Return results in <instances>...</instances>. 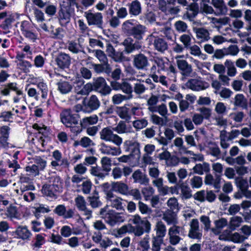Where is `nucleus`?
Wrapping results in <instances>:
<instances>
[{
  "label": "nucleus",
  "mask_w": 251,
  "mask_h": 251,
  "mask_svg": "<svg viewBox=\"0 0 251 251\" xmlns=\"http://www.w3.org/2000/svg\"><path fill=\"white\" fill-rule=\"evenodd\" d=\"M122 29L125 34L133 37L137 40H142L147 31V27L145 25L140 24H134L129 20L123 23Z\"/></svg>",
  "instance_id": "f257e3e1"
},
{
  "label": "nucleus",
  "mask_w": 251,
  "mask_h": 251,
  "mask_svg": "<svg viewBox=\"0 0 251 251\" xmlns=\"http://www.w3.org/2000/svg\"><path fill=\"white\" fill-rule=\"evenodd\" d=\"M100 106V101L95 95H92L85 98L82 101V106H79L82 111L86 113H90L98 109Z\"/></svg>",
  "instance_id": "f03ea898"
},
{
  "label": "nucleus",
  "mask_w": 251,
  "mask_h": 251,
  "mask_svg": "<svg viewBox=\"0 0 251 251\" xmlns=\"http://www.w3.org/2000/svg\"><path fill=\"white\" fill-rule=\"evenodd\" d=\"M240 134V131L238 129L232 130L229 132L225 130L221 131L219 136L220 145L223 150H227L230 146L228 142L237 138Z\"/></svg>",
  "instance_id": "7ed1b4c3"
},
{
  "label": "nucleus",
  "mask_w": 251,
  "mask_h": 251,
  "mask_svg": "<svg viewBox=\"0 0 251 251\" xmlns=\"http://www.w3.org/2000/svg\"><path fill=\"white\" fill-rule=\"evenodd\" d=\"M92 91L94 90L101 94V96H106L109 95L111 89L108 86L105 79L102 77H98L93 79V81L91 83Z\"/></svg>",
  "instance_id": "20e7f679"
},
{
  "label": "nucleus",
  "mask_w": 251,
  "mask_h": 251,
  "mask_svg": "<svg viewBox=\"0 0 251 251\" xmlns=\"http://www.w3.org/2000/svg\"><path fill=\"white\" fill-rule=\"evenodd\" d=\"M100 138L105 141L111 142L118 147L123 142L122 138L118 134H114L110 127H104L100 132Z\"/></svg>",
  "instance_id": "39448f33"
},
{
  "label": "nucleus",
  "mask_w": 251,
  "mask_h": 251,
  "mask_svg": "<svg viewBox=\"0 0 251 251\" xmlns=\"http://www.w3.org/2000/svg\"><path fill=\"white\" fill-rule=\"evenodd\" d=\"M60 118L62 123L66 127H69L73 125H77L80 116L77 113H73L70 109H66L61 113Z\"/></svg>",
  "instance_id": "423d86ee"
},
{
  "label": "nucleus",
  "mask_w": 251,
  "mask_h": 251,
  "mask_svg": "<svg viewBox=\"0 0 251 251\" xmlns=\"http://www.w3.org/2000/svg\"><path fill=\"white\" fill-rule=\"evenodd\" d=\"M177 0H158V8L160 10L166 15H176L180 11L178 6H171L170 5H175Z\"/></svg>",
  "instance_id": "0eeeda50"
},
{
  "label": "nucleus",
  "mask_w": 251,
  "mask_h": 251,
  "mask_svg": "<svg viewBox=\"0 0 251 251\" xmlns=\"http://www.w3.org/2000/svg\"><path fill=\"white\" fill-rule=\"evenodd\" d=\"M84 80L80 77L76 78L74 81L73 87L77 95L87 96L92 91L91 83L84 84Z\"/></svg>",
  "instance_id": "6e6552de"
},
{
  "label": "nucleus",
  "mask_w": 251,
  "mask_h": 251,
  "mask_svg": "<svg viewBox=\"0 0 251 251\" xmlns=\"http://www.w3.org/2000/svg\"><path fill=\"white\" fill-rule=\"evenodd\" d=\"M132 64L137 70H146L149 66V58L144 53L139 52L133 55Z\"/></svg>",
  "instance_id": "1a4fd4ad"
},
{
  "label": "nucleus",
  "mask_w": 251,
  "mask_h": 251,
  "mask_svg": "<svg viewBox=\"0 0 251 251\" xmlns=\"http://www.w3.org/2000/svg\"><path fill=\"white\" fill-rule=\"evenodd\" d=\"M183 55H177L176 57V64L183 77H186L191 76L193 68L191 64L182 59Z\"/></svg>",
  "instance_id": "9d476101"
},
{
  "label": "nucleus",
  "mask_w": 251,
  "mask_h": 251,
  "mask_svg": "<svg viewBox=\"0 0 251 251\" xmlns=\"http://www.w3.org/2000/svg\"><path fill=\"white\" fill-rule=\"evenodd\" d=\"M101 217L104 219L107 223L111 226H115L118 222L122 221L119 214L113 210L106 212L105 208L101 209L100 212Z\"/></svg>",
  "instance_id": "9b49d317"
},
{
  "label": "nucleus",
  "mask_w": 251,
  "mask_h": 251,
  "mask_svg": "<svg viewBox=\"0 0 251 251\" xmlns=\"http://www.w3.org/2000/svg\"><path fill=\"white\" fill-rule=\"evenodd\" d=\"M84 15L89 25H95L98 28H102L103 16L101 13H92L89 11L85 12Z\"/></svg>",
  "instance_id": "f8f14e48"
},
{
  "label": "nucleus",
  "mask_w": 251,
  "mask_h": 251,
  "mask_svg": "<svg viewBox=\"0 0 251 251\" xmlns=\"http://www.w3.org/2000/svg\"><path fill=\"white\" fill-rule=\"evenodd\" d=\"M185 86L193 91H200L205 90L209 86V84L200 78H191L185 84Z\"/></svg>",
  "instance_id": "ddd939ff"
},
{
  "label": "nucleus",
  "mask_w": 251,
  "mask_h": 251,
  "mask_svg": "<svg viewBox=\"0 0 251 251\" xmlns=\"http://www.w3.org/2000/svg\"><path fill=\"white\" fill-rule=\"evenodd\" d=\"M147 40L150 44L152 43L155 50L158 51L163 52L168 49V44L163 38L159 37H155L152 34L150 35Z\"/></svg>",
  "instance_id": "4468645a"
},
{
  "label": "nucleus",
  "mask_w": 251,
  "mask_h": 251,
  "mask_svg": "<svg viewBox=\"0 0 251 251\" xmlns=\"http://www.w3.org/2000/svg\"><path fill=\"white\" fill-rule=\"evenodd\" d=\"M207 144L209 154L211 156L215 157L217 159L220 158L224 159L225 157L226 156V150H223L224 151L222 152L216 142L210 141Z\"/></svg>",
  "instance_id": "2eb2a0df"
},
{
  "label": "nucleus",
  "mask_w": 251,
  "mask_h": 251,
  "mask_svg": "<svg viewBox=\"0 0 251 251\" xmlns=\"http://www.w3.org/2000/svg\"><path fill=\"white\" fill-rule=\"evenodd\" d=\"M67 8L64 6H60V9L58 12V21L62 26H65L70 23L72 15L74 12Z\"/></svg>",
  "instance_id": "dca6fc26"
},
{
  "label": "nucleus",
  "mask_w": 251,
  "mask_h": 251,
  "mask_svg": "<svg viewBox=\"0 0 251 251\" xmlns=\"http://www.w3.org/2000/svg\"><path fill=\"white\" fill-rule=\"evenodd\" d=\"M55 61L60 69H65L69 67L71 63V58L68 54L60 52L55 57Z\"/></svg>",
  "instance_id": "f3484780"
},
{
  "label": "nucleus",
  "mask_w": 251,
  "mask_h": 251,
  "mask_svg": "<svg viewBox=\"0 0 251 251\" xmlns=\"http://www.w3.org/2000/svg\"><path fill=\"white\" fill-rule=\"evenodd\" d=\"M126 152H130V155H139L140 154V144L137 141L126 140L124 143Z\"/></svg>",
  "instance_id": "a211bd4d"
},
{
  "label": "nucleus",
  "mask_w": 251,
  "mask_h": 251,
  "mask_svg": "<svg viewBox=\"0 0 251 251\" xmlns=\"http://www.w3.org/2000/svg\"><path fill=\"white\" fill-rule=\"evenodd\" d=\"M133 182L140 185L147 186L149 183V178L147 175L143 173L140 169L135 171L131 176Z\"/></svg>",
  "instance_id": "6ab92c4d"
},
{
  "label": "nucleus",
  "mask_w": 251,
  "mask_h": 251,
  "mask_svg": "<svg viewBox=\"0 0 251 251\" xmlns=\"http://www.w3.org/2000/svg\"><path fill=\"white\" fill-rule=\"evenodd\" d=\"M181 227L174 226L169 229L168 235L169 236V242L172 245H176L179 243L182 238L178 234L180 233Z\"/></svg>",
  "instance_id": "aec40b11"
},
{
  "label": "nucleus",
  "mask_w": 251,
  "mask_h": 251,
  "mask_svg": "<svg viewBox=\"0 0 251 251\" xmlns=\"http://www.w3.org/2000/svg\"><path fill=\"white\" fill-rule=\"evenodd\" d=\"M100 151L104 154L112 156L119 155L122 153L120 148L112 147L106 145L104 143H101L100 145Z\"/></svg>",
  "instance_id": "412c9836"
},
{
  "label": "nucleus",
  "mask_w": 251,
  "mask_h": 251,
  "mask_svg": "<svg viewBox=\"0 0 251 251\" xmlns=\"http://www.w3.org/2000/svg\"><path fill=\"white\" fill-rule=\"evenodd\" d=\"M134 40L131 37H128L124 40L122 44L125 47L124 51L129 54L135 50H140L142 46L138 42L133 43Z\"/></svg>",
  "instance_id": "4be33fe9"
},
{
  "label": "nucleus",
  "mask_w": 251,
  "mask_h": 251,
  "mask_svg": "<svg viewBox=\"0 0 251 251\" xmlns=\"http://www.w3.org/2000/svg\"><path fill=\"white\" fill-rule=\"evenodd\" d=\"M193 30L197 39L201 42L208 41L210 39L209 31L204 27H194Z\"/></svg>",
  "instance_id": "5701e85b"
},
{
  "label": "nucleus",
  "mask_w": 251,
  "mask_h": 251,
  "mask_svg": "<svg viewBox=\"0 0 251 251\" xmlns=\"http://www.w3.org/2000/svg\"><path fill=\"white\" fill-rule=\"evenodd\" d=\"M132 222L136 226L142 225L145 227V232L149 233L151 229V225L150 222L146 219H142L138 214L134 215L131 219Z\"/></svg>",
  "instance_id": "b1692460"
},
{
  "label": "nucleus",
  "mask_w": 251,
  "mask_h": 251,
  "mask_svg": "<svg viewBox=\"0 0 251 251\" xmlns=\"http://www.w3.org/2000/svg\"><path fill=\"white\" fill-rule=\"evenodd\" d=\"M53 212L59 216H63L65 219L72 218L74 215V211L72 209L66 210L65 206L63 204L58 205L53 210Z\"/></svg>",
  "instance_id": "393cba45"
},
{
  "label": "nucleus",
  "mask_w": 251,
  "mask_h": 251,
  "mask_svg": "<svg viewBox=\"0 0 251 251\" xmlns=\"http://www.w3.org/2000/svg\"><path fill=\"white\" fill-rule=\"evenodd\" d=\"M67 47L68 50L73 54L85 53L83 45L77 43L75 40L69 41Z\"/></svg>",
  "instance_id": "a878e982"
},
{
  "label": "nucleus",
  "mask_w": 251,
  "mask_h": 251,
  "mask_svg": "<svg viewBox=\"0 0 251 251\" xmlns=\"http://www.w3.org/2000/svg\"><path fill=\"white\" fill-rule=\"evenodd\" d=\"M186 9L187 11L184 14L183 17L191 21L199 13V5L196 2H193L188 5Z\"/></svg>",
  "instance_id": "bb28decb"
},
{
  "label": "nucleus",
  "mask_w": 251,
  "mask_h": 251,
  "mask_svg": "<svg viewBox=\"0 0 251 251\" xmlns=\"http://www.w3.org/2000/svg\"><path fill=\"white\" fill-rule=\"evenodd\" d=\"M112 190L122 195H127L128 194V186L124 182L117 181L111 183Z\"/></svg>",
  "instance_id": "cd10ccee"
},
{
  "label": "nucleus",
  "mask_w": 251,
  "mask_h": 251,
  "mask_svg": "<svg viewBox=\"0 0 251 251\" xmlns=\"http://www.w3.org/2000/svg\"><path fill=\"white\" fill-rule=\"evenodd\" d=\"M113 129L120 134L134 132L131 126L126 125V122L124 121H120Z\"/></svg>",
  "instance_id": "c85d7f7f"
},
{
  "label": "nucleus",
  "mask_w": 251,
  "mask_h": 251,
  "mask_svg": "<svg viewBox=\"0 0 251 251\" xmlns=\"http://www.w3.org/2000/svg\"><path fill=\"white\" fill-rule=\"evenodd\" d=\"M179 190L180 192L179 195L182 200H188L193 197L191 188L183 181H181L180 183Z\"/></svg>",
  "instance_id": "c756f323"
},
{
  "label": "nucleus",
  "mask_w": 251,
  "mask_h": 251,
  "mask_svg": "<svg viewBox=\"0 0 251 251\" xmlns=\"http://www.w3.org/2000/svg\"><path fill=\"white\" fill-rule=\"evenodd\" d=\"M235 182L239 190H242L244 193L247 195L248 193H251V191L249 189V182L247 179L242 177H236Z\"/></svg>",
  "instance_id": "7c9ffc66"
},
{
  "label": "nucleus",
  "mask_w": 251,
  "mask_h": 251,
  "mask_svg": "<svg viewBox=\"0 0 251 251\" xmlns=\"http://www.w3.org/2000/svg\"><path fill=\"white\" fill-rule=\"evenodd\" d=\"M57 89L62 94H66L73 89V85L68 81L60 80L57 83Z\"/></svg>",
  "instance_id": "2f4dec72"
},
{
  "label": "nucleus",
  "mask_w": 251,
  "mask_h": 251,
  "mask_svg": "<svg viewBox=\"0 0 251 251\" xmlns=\"http://www.w3.org/2000/svg\"><path fill=\"white\" fill-rule=\"evenodd\" d=\"M194 173L199 175H203L204 173H208L210 171V165L208 163L197 164L192 169Z\"/></svg>",
  "instance_id": "473e14b6"
},
{
  "label": "nucleus",
  "mask_w": 251,
  "mask_h": 251,
  "mask_svg": "<svg viewBox=\"0 0 251 251\" xmlns=\"http://www.w3.org/2000/svg\"><path fill=\"white\" fill-rule=\"evenodd\" d=\"M212 4L216 9V15L225 14L227 12V9L223 0H212Z\"/></svg>",
  "instance_id": "72a5a7b5"
},
{
  "label": "nucleus",
  "mask_w": 251,
  "mask_h": 251,
  "mask_svg": "<svg viewBox=\"0 0 251 251\" xmlns=\"http://www.w3.org/2000/svg\"><path fill=\"white\" fill-rule=\"evenodd\" d=\"M10 127L6 126H2L0 127V144L6 147L8 146L7 140L9 137Z\"/></svg>",
  "instance_id": "f704fd0d"
},
{
  "label": "nucleus",
  "mask_w": 251,
  "mask_h": 251,
  "mask_svg": "<svg viewBox=\"0 0 251 251\" xmlns=\"http://www.w3.org/2000/svg\"><path fill=\"white\" fill-rule=\"evenodd\" d=\"M162 219L165 220L168 225L177 223L176 214L171 210H168L163 214Z\"/></svg>",
  "instance_id": "c9c22d12"
},
{
  "label": "nucleus",
  "mask_w": 251,
  "mask_h": 251,
  "mask_svg": "<svg viewBox=\"0 0 251 251\" xmlns=\"http://www.w3.org/2000/svg\"><path fill=\"white\" fill-rule=\"evenodd\" d=\"M144 82L143 80L137 79L136 82L134 84L133 91L138 96H141L148 90V88L143 83Z\"/></svg>",
  "instance_id": "e433bc0d"
},
{
  "label": "nucleus",
  "mask_w": 251,
  "mask_h": 251,
  "mask_svg": "<svg viewBox=\"0 0 251 251\" xmlns=\"http://www.w3.org/2000/svg\"><path fill=\"white\" fill-rule=\"evenodd\" d=\"M117 113L118 116L125 121L130 122L131 116L129 113L128 109L126 106L117 107Z\"/></svg>",
  "instance_id": "4c0bfd02"
},
{
  "label": "nucleus",
  "mask_w": 251,
  "mask_h": 251,
  "mask_svg": "<svg viewBox=\"0 0 251 251\" xmlns=\"http://www.w3.org/2000/svg\"><path fill=\"white\" fill-rule=\"evenodd\" d=\"M57 188L51 184H45L43 185L42 189V193L47 196L51 198H56L55 193L59 191Z\"/></svg>",
  "instance_id": "58836bf2"
},
{
  "label": "nucleus",
  "mask_w": 251,
  "mask_h": 251,
  "mask_svg": "<svg viewBox=\"0 0 251 251\" xmlns=\"http://www.w3.org/2000/svg\"><path fill=\"white\" fill-rule=\"evenodd\" d=\"M129 12L130 15L138 16L141 13V4L139 1H132L129 5Z\"/></svg>",
  "instance_id": "ea45409f"
},
{
  "label": "nucleus",
  "mask_w": 251,
  "mask_h": 251,
  "mask_svg": "<svg viewBox=\"0 0 251 251\" xmlns=\"http://www.w3.org/2000/svg\"><path fill=\"white\" fill-rule=\"evenodd\" d=\"M98 121V117L96 115H93L90 117L84 118L80 121V125L81 127L85 128L87 126L96 124Z\"/></svg>",
  "instance_id": "a19ab883"
},
{
  "label": "nucleus",
  "mask_w": 251,
  "mask_h": 251,
  "mask_svg": "<svg viewBox=\"0 0 251 251\" xmlns=\"http://www.w3.org/2000/svg\"><path fill=\"white\" fill-rule=\"evenodd\" d=\"M16 235L20 238L25 240L30 237L31 233L26 226H19L16 230Z\"/></svg>",
  "instance_id": "79ce46f5"
},
{
  "label": "nucleus",
  "mask_w": 251,
  "mask_h": 251,
  "mask_svg": "<svg viewBox=\"0 0 251 251\" xmlns=\"http://www.w3.org/2000/svg\"><path fill=\"white\" fill-rule=\"evenodd\" d=\"M234 105L235 106L247 108V100L243 94H238L235 96Z\"/></svg>",
  "instance_id": "37998d69"
},
{
  "label": "nucleus",
  "mask_w": 251,
  "mask_h": 251,
  "mask_svg": "<svg viewBox=\"0 0 251 251\" xmlns=\"http://www.w3.org/2000/svg\"><path fill=\"white\" fill-rule=\"evenodd\" d=\"M123 201L122 198L117 197L115 199L112 200L109 203L113 208L119 211H124L126 204L123 202Z\"/></svg>",
  "instance_id": "c03bdc74"
},
{
  "label": "nucleus",
  "mask_w": 251,
  "mask_h": 251,
  "mask_svg": "<svg viewBox=\"0 0 251 251\" xmlns=\"http://www.w3.org/2000/svg\"><path fill=\"white\" fill-rule=\"evenodd\" d=\"M90 172L92 175L97 176L99 178L102 179L107 176V174H105L102 170V169L97 165L91 167Z\"/></svg>",
  "instance_id": "a18cd8bd"
},
{
  "label": "nucleus",
  "mask_w": 251,
  "mask_h": 251,
  "mask_svg": "<svg viewBox=\"0 0 251 251\" xmlns=\"http://www.w3.org/2000/svg\"><path fill=\"white\" fill-rule=\"evenodd\" d=\"M159 100V98L156 95H151L150 98L148 100L147 105L148 106V110L152 112L155 107Z\"/></svg>",
  "instance_id": "49530a36"
},
{
  "label": "nucleus",
  "mask_w": 251,
  "mask_h": 251,
  "mask_svg": "<svg viewBox=\"0 0 251 251\" xmlns=\"http://www.w3.org/2000/svg\"><path fill=\"white\" fill-rule=\"evenodd\" d=\"M243 222V219L241 217H232L230 219L229 227L231 230H234L237 227H239Z\"/></svg>",
  "instance_id": "de8ad7c7"
},
{
  "label": "nucleus",
  "mask_w": 251,
  "mask_h": 251,
  "mask_svg": "<svg viewBox=\"0 0 251 251\" xmlns=\"http://www.w3.org/2000/svg\"><path fill=\"white\" fill-rule=\"evenodd\" d=\"M101 168L102 170L108 175V173L111 171V160L108 157H103L101 159Z\"/></svg>",
  "instance_id": "09e8293b"
},
{
  "label": "nucleus",
  "mask_w": 251,
  "mask_h": 251,
  "mask_svg": "<svg viewBox=\"0 0 251 251\" xmlns=\"http://www.w3.org/2000/svg\"><path fill=\"white\" fill-rule=\"evenodd\" d=\"M225 66L227 68V74L228 76L233 77L236 75L237 71L233 62L227 60L225 62Z\"/></svg>",
  "instance_id": "8fccbe9b"
},
{
  "label": "nucleus",
  "mask_w": 251,
  "mask_h": 251,
  "mask_svg": "<svg viewBox=\"0 0 251 251\" xmlns=\"http://www.w3.org/2000/svg\"><path fill=\"white\" fill-rule=\"evenodd\" d=\"M132 99L131 96H125L120 94H115L112 98V101L114 104H120L125 100Z\"/></svg>",
  "instance_id": "3c124183"
},
{
  "label": "nucleus",
  "mask_w": 251,
  "mask_h": 251,
  "mask_svg": "<svg viewBox=\"0 0 251 251\" xmlns=\"http://www.w3.org/2000/svg\"><path fill=\"white\" fill-rule=\"evenodd\" d=\"M26 23L23 22L21 26V31L23 34L27 38L29 39L35 40L37 38L36 35L31 31L29 30L26 27L25 25Z\"/></svg>",
  "instance_id": "603ef678"
},
{
  "label": "nucleus",
  "mask_w": 251,
  "mask_h": 251,
  "mask_svg": "<svg viewBox=\"0 0 251 251\" xmlns=\"http://www.w3.org/2000/svg\"><path fill=\"white\" fill-rule=\"evenodd\" d=\"M90 205L93 208H97L101 205V202L100 200L98 193L95 191L94 195L88 198Z\"/></svg>",
  "instance_id": "864d4df0"
},
{
  "label": "nucleus",
  "mask_w": 251,
  "mask_h": 251,
  "mask_svg": "<svg viewBox=\"0 0 251 251\" xmlns=\"http://www.w3.org/2000/svg\"><path fill=\"white\" fill-rule=\"evenodd\" d=\"M163 238L157 236H153L152 239V251H160L161 245L163 242Z\"/></svg>",
  "instance_id": "5fc2aeb1"
},
{
  "label": "nucleus",
  "mask_w": 251,
  "mask_h": 251,
  "mask_svg": "<svg viewBox=\"0 0 251 251\" xmlns=\"http://www.w3.org/2000/svg\"><path fill=\"white\" fill-rule=\"evenodd\" d=\"M190 184L193 189L200 188L202 185V179L199 176H194L190 179Z\"/></svg>",
  "instance_id": "6e6d98bb"
},
{
  "label": "nucleus",
  "mask_w": 251,
  "mask_h": 251,
  "mask_svg": "<svg viewBox=\"0 0 251 251\" xmlns=\"http://www.w3.org/2000/svg\"><path fill=\"white\" fill-rule=\"evenodd\" d=\"M157 236L163 238L166 232V226L162 221H159L155 226Z\"/></svg>",
  "instance_id": "4d7b16f0"
},
{
  "label": "nucleus",
  "mask_w": 251,
  "mask_h": 251,
  "mask_svg": "<svg viewBox=\"0 0 251 251\" xmlns=\"http://www.w3.org/2000/svg\"><path fill=\"white\" fill-rule=\"evenodd\" d=\"M158 112L162 117L167 118L168 116V111L167 106L164 103L157 105L152 113Z\"/></svg>",
  "instance_id": "13d9d810"
},
{
  "label": "nucleus",
  "mask_w": 251,
  "mask_h": 251,
  "mask_svg": "<svg viewBox=\"0 0 251 251\" xmlns=\"http://www.w3.org/2000/svg\"><path fill=\"white\" fill-rule=\"evenodd\" d=\"M179 40L183 44L185 48L188 49L191 46L192 36L191 34H183L179 37Z\"/></svg>",
  "instance_id": "bf43d9fd"
},
{
  "label": "nucleus",
  "mask_w": 251,
  "mask_h": 251,
  "mask_svg": "<svg viewBox=\"0 0 251 251\" xmlns=\"http://www.w3.org/2000/svg\"><path fill=\"white\" fill-rule=\"evenodd\" d=\"M138 207L140 212L144 215H150L152 213V210L148 205L139 201L138 203Z\"/></svg>",
  "instance_id": "052dcab7"
},
{
  "label": "nucleus",
  "mask_w": 251,
  "mask_h": 251,
  "mask_svg": "<svg viewBox=\"0 0 251 251\" xmlns=\"http://www.w3.org/2000/svg\"><path fill=\"white\" fill-rule=\"evenodd\" d=\"M148 122L145 119L137 120L133 122L132 126L137 130L141 129L147 126Z\"/></svg>",
  "instance_id": "680f3d73"
},
{
  "label": "nucleus",
  "mask_w": 251,
  "mask_h": 251,
  "mask_svg": "<svg viewBox=\"0 0 251 251\" xmlns=\"http://www.w3.org/2000/svg\"><path fill=\"white\" fill-rule=\"evenodd\" d=\"M121 88L120 89L124 93L127 95V96H131L132 98L133 96L132 95L133 89L131 85L127 82L123 81L121 83Z\"/></svg>",
  "instance_id": "e2e57ef3"
},
{
  "label": "nucleus",
  "mask_w": 251,
  "mask_h": 251,
  "mask_svg": "<svg viewBox=\"0 0 251 251\" xmlns=\"http://www.w3.org/2000/svg\"><path fill=\"white\" fill-rule=\"evenodd\" d=\"M75 205L77 208L80 210L81 209H84L86 207V202L82 196L78 195L75 199Z\"/></svg>",
  "instance_id": "0e129e2a"
},
{
  "label": "nucleus",
  "mask_w": 251,
  "mask_h": 251,
  "mask_svg": "<svg viewBox=\"0 0 251 251\" xmlns=\"http://www.w3.org/2000/svg\"><path fill=\"white\" fill-rule=\"evenodd\" d=\"M245 115L242 111L231 113L229 114V117L236 123L242 122Z\"/></svg>",
  "instance_id": "69168bd1"
},
{
  "label": "nucleus",
  "mask_w": 251,
  "mask_h": 251,
  "mask_svg": "<svg viewBox=\"0 0 251 251\" xmlns=\"http://www.w3.org/2000/svg\"><path fill=\"white\" fill-rule=\"evenodd\" d=\"M174 26L178 32H185L188 28L187 24L182 21H176L174 24Z\"/></svg>",
  "instance_id": "338daca9"
},
{
  "label": "nucleus",
  "mask_w": 251,
  "mask_h": 251,
  "mask_svg": "<svg viewBox=\"0 0 251 251\" xmlns=\"http://www.w3.org/2000/svg\"><path fill=\"white\" fill-rule=\"evenodd\" d=\"M149 238L148 237L144 238L139 243L138 249L140 251H148L150 249Z\"/></svg>",
  "instance_id": "774afa93"
}]
</instances>
